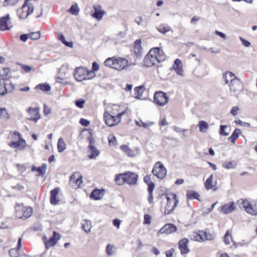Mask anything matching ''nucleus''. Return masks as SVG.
I'll return each instance as SVG.
<instances>
[{
    "label": "nucleus",
    "instance_id": "nucleus-51",
    "mask_svg": "<svg viewBox=\"0 0 257 257\" xmlns=\"http://www.w3.org/2000/svg\"><path fill=\"white\" fill-rule=\"evenodd\" d=\"M7 92H8L4 85V83L2 84V81H0V95H4Z\"/></svg>",
    "mask_w": 257,
    "mask_h": 257
},
{
    "label": "nucleus",
    "instance_id": "nucleus-30",
    "mask_svg": "<svg viewBox=\"0 0 257 257\" xmlns=\"http://www.w3.org/2000/svg\"><path fill=\"white\" fill-rule=\"evenodd\" d=\"M237 166V162L234 161H225L222 164V167L226 169H234Z\"/></svg>",
    "mask_w": 257,
    "mask_h": 257
},
{
    "label": "nucleus",
    "instance_id": "nucleus-10",
    "mask_svg": "<svg viewBox=\"0 0 257 257\" xmlns=\"http://www.w3.org/2000/svg\"><path fill=\"white\" fill-rule=\"evenodd\" d=\"M154 176L160 179H164L167 174V169L161 162H157L152 171Z\"/></svg>",
    "mask_w": 257,
    "mask_h": 257
},
{
    "label": "nucleus",
    "instance_id": "nucleus-3",
    "mask_svg": "<svg viewBox=\"0 0 257 257\" xmlns=\"http://www.w3.org/2000/svg\"><path fill=\"white\" fill-rule=\"evenodd\" d=\"M138 175L136 173L127 172L123 174H120L115 177V182L118 185H122L127 183L129 185H135L138 180Z\"/></svg>",
    "mask_w": 257,
    "mask_h": 257
},
{
    "label": "nucleus",
    "instance_id": "nucleus-1",
    "mask_svg": "<svg viewBox=\"0 0 257 257\" xmlns=\"http://www.w3.org/2000/svg\"><path fill=\"white\" fill-rule=\"evenodd\" d=\"M166 56L163 51L158 47H155L150 50L144 58V63L147 67H151L163 62Z\"/></svg>",
    "mask_w": 257,
    "mask_h": 257
},
{
    "label": "nucleus",
    "instance_id": "nucleus-17",
    "mask_svg": "<svg viewBox=\"0 0 257 257\" xmlns=\"http://www.w3.org/2000/svg\"><path fill=\"white\" fill-rule=\"evenodd\" d=\"M17 137H18V140L17 141V151L25 150L27 148L30 147V146L27 144L26 141L22 138L21 134L18 132Z\"/></svg>",
    "mask_w": 257,
    "mask_h": 257
},
{
    "label": "nucleus",
    "instance_id": "nucleus-53",
    "mask_svg": "<svg viewBox=\"0 0 257 257\" xmlns=\"http://www.w3.org/2000/svg\"><path fill=\"white\" fill-rule=\"evenodd\" d=\"M135 21L138 25L146 26L147 24L146 23H145L144 22H143V18L141 17H137Z\"/></svg>",
    "mask_w": 257,
    "mask_h": 257
},
{
    "label": "nucleus",
    "instance_id": "nucleus-54",
    "mask_svg": "<svg viewBox=\"0 0 257 257\" xmlns=\"http://www.w3.org/2000/svg\"><path fill=\"white\" fill-rule=\"evenodd\" d=\"M46 170V166H43L42 167H38L37 169V171L39 173L40 175H43L45 173Z\"/></svg>",
    "mask_w": 257,
    "mask_h": 257
},
{
    "label": "nucleus",
    "instance_id": "nucleus-26",
    "mask_svg": "<svg viewBox=\"0 0 257 257\" xmlns=\"http://www.w3.org/2000/svg\"><path fill=\"white\" fill-rule=\"evenodd\" d=\"M120 148L122 151L129 157H134L136 154V152L134 150L131 149L126 145H122L121 146Z\"/></svg>",
    "mask_w": 257,
    "mask_h": 257
},
{
    "label": "nucleus",
    "instance_id": "nucleus-61",
    "mask_svg": "<svg viewBox=\"0 0 257 257\" xmlns=\"http://www.w3.org/2000/svg\"><path fill=\"white\" fill-rule=\"evenodd\" d=\"M239 107L237 106H233L231 110H230V113L232 114L233 115L235 116L237 114V111L239 110Z\"/></svg>",
    "mask_w": 257,
    "mask_h": 257
},
{
    "label": "nucleus",
    "instance_id": "nucleus-47",
    "mask_svg": "<svg viewBox=\"0 0 257 257\" xmlns=\"http://www.w3.org/2000/svg\"><path fill=\"white\" fill-rule=\"evenodd\" d=\"M22 246V238H19L18 239V242L17 243V257H28L25 254H23L20 255V252H19L21 247Z\"/></svg>",
    "mask_w": 257,
    "mask_h": 257
},
{
    "label": "nucleus",
    "instance_id": "nucleus-44",
    "mask_svg": "<svg viewBox=\"0 0 257 257\" xmlns=\"http://www.w3.org/2000/svg\"><path fill=\"white\" fill-rule=\"evenodd\" d=\"M59 40L67 47L72 48L73 46V43L72 42H67L65 40V37L63 35H59Z\"/></svg>",
    "mask_w": 257,
    "mask_h": 257
},
{
    "label": "nucleus",
    "instance_id": "nucleus-41",
    "mask_svg": "<svg viewBox=\"0 0 257 257\" xmlns=\"http://www.w3.org/2000/svg\"><path fill=\"white\" fill-rule=\"evenodd\" d=\"M213 178V175L211 174L209 178L206 180L205 183V186L207 190H210L213 188L212 185V180Z\"/></svg>",
    "mask_w": 257,
    "mask_h": 257
},
{
    "label": "nucleus",
    "instance_id": "nucleus-36",
    "mask_svg": "<svg viewBox=\"0 0 257 257\" xmlns=\"http://www.w3.org/2000/svg\"><path fill=\"white\" fill-rule=\"evenodd\" d=\"M80 9L77 3L72 5L69 9V12L71 14L77 16L79 13Z\"/></svg>",
    "mask_w": 257,
    "mask_h": 257
},
{
    "label": "nucleus",
    "instance_id": "nucleus-46",
    "mask_svg": "<svg viewBox=\"0 0 257 257\" xmlns=\"http://www.w3.org/2000/svg\"><path fill=\"white\" fill-rule=\"evenodd\" d=\"M193 240L197 241H204L205 239L203 237V232L202 234L194 233L193 236Z\"/></svg>",
    "mask_w": 257,
    "mask_h": 257
},
{
    "label": "nucleus",
    "instance_id": "nucleus-23",
    "mask_svg": "<svg viewBox=\"0 0 257 257\" xmlns=\"http://www.w3.org/2000/svg\"><path fill=\"white\" fill-rule=\"evenodd\" d=\"M223 78L224 79L225 83L228 85L231 83L233 81L237 79L233 73L229 71H227L223 74Z\"/></svg>",
    "mask_w": 257,
    "mask_h": 257
},
{
    "label": "nucleus",
    "instance_id": "nucleus-40",
    "mask_svg": "<svg viewBox=\"0 0 257 257\" xmlns=\"http://www.w3.org/2000/svg\"><path fill=\"white\" fill-rule=\"evenodd\" d=\"M231 232L230 230H228L226 231L224 236V242L225 244L228 245L230 244V239L232 238Z\"/></svg>",
    "mask_w": 257,
    "mask_h": 257
},
{
    "label": "nucleus",
    "instance_id": "nucleus-16",
    "mask_svg": "<svg viewBox=\"0 0 257 257\" xmlns=\"http://www.w3.org/2000/svg\"><path fill=\"white\" fill-rule=\"evenodd\" d=\"M176 227L173 224H166L161 228L158 233L169 234L175 232L176 230Z\"/></svg>",
    "mask_w": 257,
    "mask_h": 257
},
{
    "label": "nucleus",
    "instance_id": "nucleus-34",
    "mask_svg": "<svg viewBox=\"0 0 257 257\" xmlns=\"http://www.w3.org/2000/svg\"><path fill=\"white\" fill-rule=\"evenodd\" d=\"M198 126L200 132L205 133L208 128V124L205 121L201 120L199 122Z\"/></svg>",
    "mask_w": 257,
    "mask_h": 257
},
{
    "label": "nucleus",
    "instance_id": "nucleus-35",
    "mask_svg": "<svg viewBox=\"0 0 257 257\" xmlns=\"http://www.w3.org/2000/svg\"><path fill=\"white\" fill-rule=\"evenodd\" d=\"M10 115L6 108H0V119H8L10 118Z\"/></svg>",
    "mask_w": 257,
    "mask_h": 257
},
{
    "label": "nucleus",
    "instance_id": "nucleus-64",
    "mask_svg": "<svg viewBox=\"0 0 257 257\" xmlns=\"http://www.w3.org/2000/svg\"><path fill=\"white\" fill-rule=\"evenodd\" d=\"M28 38H29V34H23L20 37V40L24 42H26Z\"/></svg>",
    "mask_w": 257,
    "mask_h": 257
},
{
    "label": "nucleus",
    "instance_id": "nucleus-2",
    "mask_svg": "<svg viewBox=\"0 0 257 257\" xmlns=\"http://www.w3.org/2000/svg\"><path fill=\"white\" fill-rule=\"evenodd\" d=\"M106 66H108L115 70L121 71L128 66V61L120 57H111L107 58L104 62Z\"/></svg>",
    "mask_w": 257,
    "mask_h": 257
},
{
    "label": "nucleus",
    "instance_id": "nucleus-56",
    "mask_svg": "<svg viewBox=\"0 0 257 257\" xmlns=\"http://www.w3.org/2000/svg\"><path fill=\"white\" fill-rule=\"evenodd\" d=\"M79 122L82 125L84 126H87L90 123L89 121L83 118L80 119Z\"/></svg>",
    "mask_w": 257,
    "mask_h": 257
},
{
    "label": "nucleus",
    "instance_id": "nucleus-37",
    "mask_svg": "<svg viewBox=\"0 0 257 257\" xmlns=\"http://www.w3.org/2000/svg\"><path fill=\"white\" fill-rule=\"evenodd\" d=\"M2 83H4V85L6 87V90H7L8 92H11L13 90L15 89V85H13L10 80L7 79L5 81L2 82Z\"/></svg>",
    "mask_w": 257,
    "mask_h": 257
},
{
    "label": "nucleus",
    "instance_id": "nucleus-27",
    "mask_svg": "<svg viewBox=\"0 0 257 257\" xmlns=\"http://www.w3.org/2000/svg\"><path fill=\"white\" fill-rule=\"evenodd\" d=\"M82 177L78 172L74 173L70 177V181L80 184L82 182Z\"/></svg>",
    "mask_w": 257,
    "mask_h": 257
},
{
    "label": "nucleus",
    "instance_id": "nucleus-59",
    "mask_svg": "<svg viewBox=\"0 0 257 257\" xmlns=\"http://www.w3.org/2000/svg\"><path fill=\"white\" fill-rule=\"evenodd\" d=\"M151 217L149 214H145L144 215V223L150 224L151 223Z\"/></svg>",
    "mask_w": 257,
    "mask_h": 257
},
{
    "label": "nucleus",
    "instance_id": "nucleus-29",
    "mask_svg": "<svg viewBox=\"0 0 257 257\" xmlns=\"http://www.w3.org/2000/svg\"><path fill=\"white\" fill-rule=\"evenodd\" d=\"M241 133V131L240 129L235 128L231 136L228 138V140H229L232 143L235 144V140L239 137V136Z\"/></svg>",
    "mask_w": 257,
    "mask_h": 257
},
{
    "label": "nucleus",
    "instance_id": "nucleus-12",
    "mask_svg": "<svg viewBox=\"0 0 257 257\" xmlns=\"http://www.w3.org/2000/svg\"><path fill=\"white\" fill-rule=\"evenodd\" d=\"M93 9L94 13L91 14V16L96 19L97 21H100L103 16L105 14L106 12L102 10L101 9V6L100 5H96L93 6Z\"/></svg>",
    "mask_w": 257,
    "mask_h": 257
},
{
    "label": "nucleus",
    "instance_id": "nucleus-52",
    "mask_svg": "<svg viewBox=\"0 0 257 257\" xmlns=\"http://www.w3.org/2000/svg\"><path fill=\"white\" fill-rule=\"evenodd\" d=\"M113 245H112L111 244H108L107 245L106 250L107 253L109 255H110L113 254Z\"/></svg>",
    "mask_w": 257,
    "mask_h": 257
},
{
    "label": "nucleus",
    "instance_id": "nucleus-31",
    "mask_svg": "<svg viewBox=\"0 0 257 257\" xmlns=\"http://www.w3.org/2000/svg\"><path fill=\"white\" fill-rule=\"evenodd\" d=\"M103 193L99 189H95L92 191L90 195V197L95 200H98L102 198Z\"/></svg>",
    "mask_w": 257,
    "mask_h": 257
},
{
    "label": "nucleus",
    "instance_id": "nucleus-6",
    "mask_svg": "<svg viewBox=\"0 0 257 257\" xmlns=\"http://www.w3.org/2000/svg\"><path fill=\"white\" fill-rule=\"evenodd\" d=\"M126 113V110L119 113L117 115L113 116L105 111L103 114V118L105 124L108 126H113L118 124L121 121V117Z\"/></svg>",
    "mask_w": 257,
    "mask_h": 257
},
{
    "label": "nucleus",
    "instance_id": "nucleus-57",
    "mask_svg": "<svg viewBox=\"0 0 257 257\" xmlns=\"http://www.w3.org/2000/svg\"><path fill=\"white\" fill-rule=\"evenodd\" d=\"M203 237L205 240H211L213 239V236L212 234L206 232H203Z\"/></svg>",
    "mask_w": 257,
    "mask_h": 257
},
{
    "label": "nucleus",
    "instance_id": "nucleus-18",
    "mask_svg": "<svg viewBox=\"0 0 257 257\" xmlns=\"http://www.w3.org/2000/svg\"><path fill=\"white\" fill-rule=\"evenodd\" d=\"M236 208L235 204L234 202L228 203L221 206V211L225 214L231 213Z\"/></svg>",
    "mask_w": 257,
    "mask_h": 257
},
{
    "label": "nucleus",
    "instance_id": "nucleus-45",
    "mask_svg": "<svg viewBox=\"0 0 257 257\" xmlns=\"http://www.w3.org/2000/svg\"><path fill=\"white\" fill-rule=\"evenodd\" d=\"M29 38L33 40L39 39L41 37L39 32H32L29 34Z\"/></svg>",
    "mask_w": 257,
    "mask_h": 257
},
{
    "label": "nucleus",
    "instance_id": "nucleus-5",
    "mask_svg": "<svg viewBox=\"0 0 257 257\" xmlns=\"http://www.w3.org/2000/svg\"><path fill=\"white\" fill-rule=\"evenodd\" d=\"M166 197L167 200V203L165 207L164 213L165 214H169L178 205L179 200L177 195L173 193L167 194Z\"/></svg>",
    "mask_w": 257,
    "mask_h": 257
},
{
    "label": "nucleus",
    "instance_id": "nucleus-33",
    "mask_svg": "<svg viewBox=\"0 0 257 257\" xmlns=\"http://www.w3.org/2000/svg\"><path fill=\"white\" fill-rule=\"evenodd\" d=\"M186 195L188 199H196L199 200V197L200 196V195L197 192H196L195 191L191 190H188L187 191Z\"/></svg>",
    "mask_w": 257,
    "mask_h": 257
},
{
    "label": "nucleus",
    "instance_id": "nucleus-63",
    "mask_svg": "<svg viewBox=\"0 0 257 257\" xmlns=\"http://www.w3.org/2000/svg\"><path fill=\"white\" fill-rule=\"evenodd\" d=\"M141 124L142 126L144 128H148L150 126L154 124L153 122H149L148 123L144 122L142 121H141Z\"/></svg>",
    "mask_w": 257,
    "mask_h": 257
},
{
    "label": "nucleus",
    "instance_id": "nucleus-32",
    "mask_svg": "<svg viewBox=\"0 0 257 257\" xmlns=\"http://www.w3.org/2000/svg\"><path fill=\"white\" fill-rule=\"evenodd\" d=\"M10 70L8 68L4 67L0 71V75L3 77L4 80L8 79L10 75Z\"/></svg>",
    "mask_w": 257,
    "mask_h": 257
},
{
    "label": "nucleus",
    "instance_id": "nucleus-22",
    "mask_svg": "<svg viewBox=\"0 0 257 257\" xmlns=\"http://www.w3.org/2000/svg\"><path fill=\"white\" fill-rule=\"evenodd\" d=\"M59 192V188H55L50 192V202L53 205H57L60 201L59 199L57 197Z\"/></svg>",
    "mask_w": 257,
    "mask_h": 257
},
{
    "label": "nucleus",
    "instance_id": "nucleus-9",
    "mask_svg": "<svg viewBox=\"0 0 257 257\" xmlns=\"http://www.w3.org/2000/svg\"><path fill=\"white\" fill-rule=\"evenodd\" d=\"M34 10V5H28L24 2L22 7L17 11L18 17L21 19H26Z\"/></svg>",
    "mask_w": 257,
    "mask_h": 257
},
{
    "label": "nucleus",
    "instance_id": "nucleus-8",
    "mask_svg": "<svg viewBox=\"0 0 257 257\" xmlns=\"http://www.w3.org/2000/svg\"><path fill=\"white\" fill-rule=\"evenodd\" d=\"M33 214L32 208L25 206L23 204L17 205V218L25 220L30 217Z\"/></svg>",
    "mask_w": 257,
    "mask_h": 257
},
{
    "label": "nucleus",
    "instance_id": "nucleus-60",
    "mask_svg": "<svg viewBox=\"0 0 257 257\" xmlns=\"http://www.w3.org/2000/svg\"><path fill=\"white\" fill-rule=\"evenodd\" d=\"M121 221L118 219H114L113 220V225L116 226L117 228H119Z\"/></svg>",
    "mask_w": 257,
    "mask_h": 257
},
{
    "label": "nucleus",
    "instance_id": "nucleus-19",
    "mask_svg": "<svg viewBox=\"0 0 257 257\" xmlns=\"http://www.w3.org/2000/svg\"><path fill=\"white\" fill-rule=\"evenodd\" d=\"M59 234L54 231L52 236H51L49 240L45 243L46 248L48 249L50 247L55 245L57 240L59 239Z\"/></svg>",
    "mask_w": 257,
    "mask_h": 257
},
{
    "label": "nucleus",
    "instance_id": "nucleus-25",
    "mask_svg": "<svg viewBox=\"0 0 257 257\" xmlns=\"http://www.w3.org/2000/svg\"><path fill=\"white\" fill-rule=\"evenodd\" d=\"M91 227V221L90 220L83 219L82 221L81 228L85 232H90Z\"/></svg>",
    "mask_w": 257,
    "mask_h": 257
},
{
    "label": "nucleus",
    "instance_id": "nucleus-39",
    "mask_svg": "<svg viewBox=\"0 0 257 257\" xmlns=\"http://www.w3.org/2000/svg\"><path fill=\"white\" fill-rule=\"evenodd\" d=\"M57 148L58 151L60 153L63 152L65 150L66 144L62 138L59 139L57 144Z\"/></svg>",
    "mask_w": 257,
    "mask_h": 257
},
{
    "label": "nucleus",
    "instance_id": "nucleus-43",
    "mask_svg": "<svg viewBox=\"0 0 257 257\" xmlns=\"http://www.w3.org/2000/svg\"><path fill=\"white\" fill-rule=\"evenodd\" d=\"M136 97L140 98L142 96L144 91V88L142 86L136 87L135 88Z\"/></svg>",
    "mask_w": 257,
    "mask_h": 257
},
{
    "label": "nucleus",
    "instance_id": "nucleus-15",
    "mask_svg": "<svg viewBox=\"0 0 257 257\" xmlns=\"http://www.w3.org/2000/svg\"><path fill=\"white\" fill-rule=\"evenodd\" d=\"M188 241L189 240L186 238H184L179 241L178 246L181 254H185L189 252V249L188 246Z\"/></svg>",
    "mask_w": 257,
    "mask_h": 257
},
{
    "label": "nucleus",
    "instance_id": "nucleus-24",
    "mask_svg": "<svg viewBox=\"0 0 257 257\" xmlns=\"http://www.w3.org/2000/svg\"><path fill=\"white\" fill-rule=\"evenodd\" d=\"M88 157L90 159H95L99 155V151L92 145L91 141H90L89 150L88 151Z\"/></svg>",
    "mask_w": 257,
    "mask_h": 257
},
{
    "label": "nucleus",
    "instance_id": "nucleus-11",
    "mask_svg": "<svg viewBox=\"0 0 257 257\" xmlns=\"http://www.w3.org/2000/svg\"><path fill=\"white\" fill-rule=\"evenodd\" d=\"M154 101L160 106H164L166 104L169 100V97L167 94L162 91H158L154 94Z\"/></svg>",
    "mask_w": 257,
    "mask_h": 257
},
{
    "label": "nucleus",
    "instance_id": "nucleus-50",
    "mask_svg": "<svg viewBox=\"0 0 257 257\" xmlns=\"http://www.w3.org/2000/svg\"><path fill=\"white\" fill-rule=\"evenodd\" d=\"M85 101L83 99H77L75 101V105L79 108H83Z\"/></svg>",
    "mask_w": 257,
    "mask_h": 257
},
{
    "label": "nucleus",
    "instance_id": "nucleus-7",
    "mask_svg": "<svg viewBox=\"0 0 257 257\" xmlns=\"http://www.w3.org/2000/svg\"><path fill=\"white\" fill-rule=\"evenodd\" d=\"M237 203L239 207L243 208L247 213L252 216L257 215L256 205L255 204L251 205L246 199H240L237 201Z\"/></svg>",
    "mask_w": 257,
    "mask_h": 257
},
{
    "label": "nucleus",
    "instance_id": "nucleus-42",
    "mask_svg": "<svg viewBox=\"0 0 257 257\" xmlns=\"http://www.w3.org/2000/svg\"><path fill=\"white\" fill-rule=\"evenodd\" d=\"M17 65H19L21 67V68L23 69V70L26 73H29L31 71H35L36 69L35 67L32 66H30L28 65L20 64V63H17Z\"/></svg>",
    "mask_w": 257,
    "mask_h": 257
},
{
    "label": "nucleus",
    "instance_id": "nucleus-38",
    "mask_svg": "<svg viewBox=\"0 0 257 257\" xmlns=\"http://www.w3.org/2000/svg\"><path fill=\"white\" fill-rule=\"evenodd\" d=\"M157 30L160 33H162L163 34H166L167 32L171 30V28L167 24H161L158 27Z\"/></svg>",
    "mask_w": 257,
    "mask_h": 257
},
{
    "label": "nucleus",
    "instance_id": "nucleus-62",
    "mask_svg": "<svg viewBox=\"0 0 257 257\" xmlns=\"http://www.w3.org/2000/svg\"><path fill=\"white\" fill-rule=\"evenodd\" d=\"M51 112V109L47 106L46 104L44 106V114L45 115H47L50 114Z\"/></svg>",
    "mask_w": 257,
    "mask_h": 257
},
{
    "label": "nucleus",
    "instance_id": "nucleus-21",
    "mask_svg": "<svg viewBox=\"0 0 257 257\" xmlns=\"http://www.w3.org/2000/svg\"><path fill=\"white\" fill-rule=\"evenodd\" d=\"M173 68L177 75L181 76H184V72L182 68V63L180 59H177L175 60L173 65Z\"/></svg>",
    "mask_w": 257,
    "mask_h": 257
},
{
    "label": "nucleus",
    "instance_id": "nucleus-49",
    "mask_svg": "<svg viewBox=\"0 0 257 257\" xmlns=\"http://www.w3.org/2000/svg\"><path fill=\"white\" fill-rule=\"evenodd\" d=\"M227 125H221L220 126L219 134L223 136H227L229 135V133L225 132V129L227 128Z\"/></svg>",
    "mask_w": 257,
    "mask_h": 257
},
{
    "label": "nucleus",
    "instance_id": "nucleus-28",
    "mask_svg": "<svg viewBox=\"0 0 257 257\" xmlns=\"http://www.w3.org/2000/svg\"><path fill=\"white\" fill-rule=\"evenodd\" d=\"M141 40H137L135 42V45L134 47V51L135 54L138 56L140 57L141 55V50L142 47L141 46Z\"/></svg>",
    "mask_w": 257,
    "mask_h": 257
},
{
    "label": "nucleus",
    "instance_id": "nucleus-14",
    "mask_svg": "<svg viewBox=\"0 0 257 257\" xmlns=\"http://www.w3.org/2000/svg\"><path fill=\"white\" fill-rule=\"evenodd\" d=\"M231 92L235 93L239 92L243 89V85L239 79H236L228 85Z\"/></svg>",
    "mask_w": 257,
    "mask_h": 257
},
{
    "label": "nucleus",
    "instance_id": "nucleus-13",
    "mask_svg": "<svg viewBox=\"0 0 257 257\" xmlns=\"http://www.w3.org/2000/svg\"><path fill=\"white\" fill-rule=\"evenodd\" d=\"M27 111L31 115L30 117L29 118V120L37 122L38 120L40 118V115L39 114V107H37L35 108H33L30 107L28 109Z\"/></svg>",
    "mask_w": 257,
    "mask_h": 257
},
{
    "label": "nucleus",
    "instance_id": "nucleus-58",
    "mask_svg": "<svg viewBox=\"0 0 257 257\" xmlns=\"http://www.w3.org/2000/svg\"><path fill=\"white\" fill-rule=\"evenodd\" d=\"M148 191L149 192V194L153 193V192L155 188V184L153 182H151V183L148 184Z\"/></svg>",
    "mask_w": 257,
    "mask_h": 257
},
{
    "label": "nucleus",
    "instance_id": "nucleus-55",
    "mask_svg": "<svg viewBox=\"0 0 257 257\" xmlns=\"http://www.w3.org/2000/svg\"><path fill=\"white\" fill-rule=\"evenodd\" d=\"M239 39L241 41L242 44L244 46L249 47L250 46L251 44L248 41L244 39L241 37H239Z\"/></svg>",
    "mask_w": 257,
    "mask_h": 257
},
{
    "label": "nucleus",
    "instance_id": "nucleus-4",
    "mask_svg": "<svg viewBox=\"0 0 257 257\" xmlns=\"http://www.w3.org/2000/svg\"><path fill=\"white\" fill-rule=\"evenodd\" d=\"M94 75L93 72L88 71L85 67H83L76 68L74 73V77L78 81L89 79L94 77Z\"/></svg>",
    "mask_w": 257,
    "mask_h": 257
},
{
    "label": "nucleus",
    "instance_id": "nucleus-20",
    "mask_svg": "<svg viewBox=\"0 0 257 257\" xmlns=\"http://www.w3.org/2000/svg\"><path fill=\"white\" fill-rule=\"evenodd\" d=\"M10 21V16L9 14L6 16L3 17L0 19V29L2 31L9 30L10 27L9 26V22Z\"/></svg>",
    "mask_w": 257,
    "mask_h": 257
},
{
    "label": "nucleus",
    "instance_id": "nucleus-48",
    "mask_svg": "<svg viewBox=\"0 0 257 257\" xmlns=\"http://www.w3.org/2000/svg\"><path fill=\"white\" fill-rule=\"evenodd\" d=\"M36 88H38L44 91H48L51 89V87L47 84H39L36 86Z\"/></svg>",
    "mask_w": 257,
    "mask_h": 257
}]
</instances>
